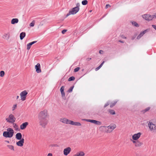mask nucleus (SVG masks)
<instances>
[{
	"mask_svg": "<svg viewBox=\"0 0 156 156\" xmlns=\"http://www.w3.org/2000/svg\"><path fill=\"white\" fill-rule=\"evenodd\" d=\"M14 134V130L12 128L9 127L7 129V131H4L3 133V136L6 138H11Z\"/></svg>",
	"mask_w": 156,
	"mask_h": 156,
	"instance_id": "nucleus-1",
	"label": "nucleus"
},
{
	"mask_svg": "<svg viewBox=\"0 0 156 156\" xmlns=\"http://www.w3.org/2000/svg\"><path fill=\"white\" fill-rule=\"evenodd\" d=\"M148 126L149 130L151 132H156V122L153 120H151L148 122Z\"/></svg>",
	"mask_w": 156,
	"mask_h": 156,
	"instance_id": "nucleus-2",
	"label": "nucleus"
},
{
	"mask_svg": "<svg viewBox=\"0 0 156 156\" xmlns=\"http://www.w3.org/2000/svg\"><path fill=\"white\" fill-rule=\"evenodd\" d=\"M48 111L44 110L40 112L38 115L39 119H49Z\"/></svg>",
	"mask_w": 156,
	"mask_h": 156,
	"instance_id": "nucleus-3",
	"label": "nucleus"
},
{
	"mask_svg": "<svg viewBox=\"0 0 156 156\" xmlns=\"http://www.w3.org/2000/svg\"><path fill=\"white\" fill-rule=\"evenodd\" d=\"M5 119L7 122L12 124L15 122L16 119L13 115L10 114L8 117L5 118Z\"/></svg>",
	"mask_w": 156,
	"mask_h": 156,
	"instance_id": "nucleus-4",
	"label": "nucleus"
},
{
	"mask_svg": "<svg viewBox=\"0 0 156 156\" xmlns=\"http://www.w3.org/2000/svg\"><path fill=\"white\" fill-rule=\"evenodd\" d=\"M40 125L42 127H44L47 124L49 119H39Z\"/></svg>",
	"mask_w": 156,
	"mask_h": 156,
	"instance_id": "nucleus-5",
	"label": "nucleus"
},
{
	"mask_svg": "<svg viewBox=\"0 0 156 156\" xmlns=\"http://www.w3.org/2000/svg\"><path fill=\"white\" fill-rule=\"evenodd\" d=\"M27 94L28 92L26 90H24L20 93V95L21 100L22 101H23L26 100Z\"/></svg>",
	"mask_w": 156,
	"mask_h": 156,
	"instance_id": "nucleus-6",
	"label": "nucleus"
},
{
	"mask_svg": "<svg viewBox=\"0 0 156 156\" xmlns=\"http://www.w3.org/2000/svg\"><path fill=\"white\" fill-rule=\"evenodd\" d=\"M142 133L140 132H138L133 135L132 136V140H137L140 137Z\"/></svg>",
	"mask_w": 156,
	"mask_h": 156,
	"instance_id": "nucleus-7",
	"label": "nucleus"
},
{
	"mask_svg": "<svg viewBox=\"0 0 156 156\" xmlns=\"http://www.w3.org/2000/svg\"><path fill=\"white\" fill-rule=\"evenodd\" d=\"M116 126L115 124L111 125L107 127V129L106 130L107 133H110L116 128Z\"/></svg>",
	"mask_w": 156,
	"mask_h": 156,
	"instance_id": "nucleus-8",
	"label": "nucleus"
},
{
	"mask_svg": "<svg viewBox=\"0 0 156 156\" xmlns=\"http://www.w3.org/2000/svg\"><path fill=\"white\" fill-rule=\"evenodd\" d=\"M142 17L145 20L148 21L151 20L154 18L153 15H151L150 14L144 15H142Z\"/></svg>",
	"mask_w": 156,
	"mask_h": 156,
	"instance_id": "nucleus-9",
	"label": "nucleus"
},
{
	"mask_svg": "<svg viewBox=\"0 0 156 156\" xmlns=\"http://www.w3.org/2000/svg\"><path fill=\"white\" fill-rule=\"evenodd\" d=\"M131 141L136 147H140L143 145V143L138 140L136 141L131 140Z\"/></svg>",
	"mask_w": 156,
	"mask_h": 156,
	"instance_id": "nucleus-10",
	"label": "nucleus"
},
{
	"mask_svg": "<svg viewBox=\"0 0 156 156\" xmlns=\"http://www.w3.org/2000/svg\"><path fill=\"white\" fill-rule=\"evenodd\" d=\"M80 8L78 6H76L70 10L72 15L76 14L79 10Z\"/></svg>",
	"mask_w": 156,
	"mask_h": 156,
	"instance_id": "nucleus-11",
	"label": "nucleus"
},
{
	"mask_svg": "<svg viewBox=\"0 0 156 156\" xmlns=\"http://www.w3.org/2000/svg\"><path fill=\"white\" fill-rule=\"evenodd\" d=\"M71 148L69 147L65 148L63 150V154L65 156L67 155L70 152Z\"/></svg>",
	"mask_w": 156,
	"mask_h": 156,
	"instance_id": "nucleus-12",
	"label": "nucleus"
},
{
	"mask_svg": "<svg viewBox=\"0 0 156 156\" xmlns=\"http://www.w3.org/2000/svg\"><path fill=\"white\" fill-rule=\"evenodd\" d=\"M20 140L16 142V145L19 147H22L23 146L24 143V139L22 138Z\"/></svg>",
	"mask_w": 156,
	"mask_h": 156,
	"instance_id": "nucleus-13",
	"label": "nucleus"
},
{
	"mask_svg": "<svg viewBox=\"0 0 156 156\" xmlns=\"http://www.w3.org/2000/svg\"><path fill=\"white\" fill-rule=\"evenodd\" d=\"M2 38L5 40H8L10 37V34L9 33H5L2 36Z\"/></svg>",
	"mask_w": 156,
	"mask_h": 156,
	"instance_id": "nucleus-14",
	"label": "nucleus"
},
{
	"mask_svg": "<svg viewBox=\"0 0 156 156\" xmlns=\"http://www.w3.org/2000/svg\"><path fill=\"white\" fill-rule=\"evenodd\" d=\"M35 69L37 73H39L41 72V66L39 63H38L35 66Z\"/></svg>",
	"mask_w": 156,
	"mask_h": 156,
	"instance_id": "nucleus-15",
	"label": "nucleus"
},
{
	"mask_svg": "<svg viewBox=\"0 0 156 156\" xmlns=\"http://www.w3.org/2000/svg\"><path fill=\"white\" fill-rule=\"evenodd\" d=\"M88 122H90L93 123L94 124L99 125H101V122L94 120L89 119L88 120Z\"/></svg>",
	"mask_w": 156,
	"mask_h": 156,
	"instance_id": "nucleus-16",
	"label": "nucleus"
},
{
	"mask_svg": "<svg viewBox=\"0 0 156 156\" xmlns=\"http://www.w3.org/2000/svg\"><path fill=\"white\" fill-rule=\"evenodd\" d=\"M28 125V123L27 122H26L22 123L20 125V129L21 130L25 129Z\"/></svg>",
	"mask_w": 156,
	"mask_h": 156,
	"instance_id": "nucleus-17",
	"label": "nucleus"
},
{
	"mask_svg": "<svg viewBox=\"0 0 156 156\" xmlns=\"http://www.w3.org/2000/svg\"><path fill=\"white\" fill-rule=\"evenodd\" d=\"M37 42V41H34L28 44L27 45V50H29L30 49L31 45Z\"/></svg>",
	"mask_w": 156,
	"mask_h": 156,
	"instance_id": "nucleus-18",
	"label": "nucleus"
},
{
	"mask_svg": "<svg viewBox=\"0 0 156 156\" xmlns=\"http://www.w3.org/2000/svg\"><path fill=\"white\" fill-rule=\"evenodd\" d=\"M69 120V119L66 118H62L60 119V121L63 123L68 124V123Z\"/></svg>",
	"mask_w": 156,
	"mask_h": 156,
	"instance_id": "nucleus-19",
	"label": "nucleus"
},
{
	"mask_svg": "<svg viewBox=\"0 0 156 156\" xmlns=\"http://www.w3.org/2000/svg\"><path fill=\"white\" fill-rule=\"evenodd\" d=\"M22 135L21 133H18L16 135V138L17 140H20L22 139Z\"/></svg>",
	"mask_w": 156,
	"mask_h": 156,
	"instance_id": "nucleus-20",
	"label": "nucleus"
},
{
	"mask_svg": "<svg viewBox=\"0 0 156 156\" xmlns=\"http://www.w3.org/2000/svg\"><path fill=\"white\" fill-rule=\"evenodd\" d=\"M85 154L83 151H79L74 154L73 156H84Z\"/></svg>",
	"mask_w": 156,
	"mask_h": 156,
	"instance_id": "nucleus-21",
	"label": "nucleus"
},
{
	"mask_svg": "<svg viewBox=\"0 0 156 156\" xmlns=\"http://www.w3.org/2000/svg\"><path fill=\"white\" fill-rule=\"evenodd\" d=\"M64 87L63 86H62L60 89L61 93L62 96V98L64 97L65 94L64 92Z\"/></svg>",
	"mask_w": 156,
	"mask_h": 156,
	"instance_id": "nucleus-22",
	"label": "nucleus"
},
{
	"mask_svg": "<svg viewBox=\"0 0 156 156\" xmlns=\"http://www.w3.org/2000/svg\"><path fill=\"white\" fill-rule=\"evenodd\" d=\"M19 22V20L17 18H14L12 20L11 23L12 24H14L15 23H17Z\"/></svg>",
	"mask_w": 156,
	"mask_h": 156,
	"instance_id": "nucleus-23",
	"label": "nucleus"
},
{
	"mask_svg": "<svg viewBox=\"0 0 156 156\" xmlns=\"http://www.w3.org/2000/svg\"><path fill=\"white\" fill-rule=\"evenodd\" d=\"M147 31V30H146L141 33L137 37V39H139Z\"/></svg>",
	"mask_w": 156,
	"mask_h": 156,
	"instance_id": "nucleus-24",
	"label": "nucleus"
},
{
	"mask_svg": "<svg viewBox=\"0 0 156 156\" xmlns=\"http://www.w3.org/2000/svg\"><path fill=\"white\" fill-rule=\"evenodd\" d=\"M26 35V33L25 32H22L20 34V38L21 40H22L24 37Z\"/></svg>",
	"mask_w": 156,
	"mask_h": 156,
	"instance_id": "nucleus-25",
	"label": "nucleus"
},
{
	"mask_svg": "<svg viewBox=\"0 0 156 156\" xmlns=\"http://www.w3.org/2000/svg\"><path fill=\"white\" fill-rule=\"evenodd\" d=\"M7 147L10 150L13 151H15L13 146L12 145H7Z\"/></svg>",
	"mask_w": 156,
	"mask_h": 156,
	"instance_id": "nucleus-26",
	"label": "nucleus"
},
{
	"mask_svg": "<svg viewBox=\"0 0 156 156\" xmlns=\"http://www.w3.org/2000/svg\"><path fill=\"white\" fill-rule=\"evenodd\" d=\"M13 124V127L14 128L15 130H18L19 129V127L18 125L16 123H12Z\"/></svg>",
	"mask_w": 156,
	"mask_h": 156,
	"instance_id": "nucleus-27",
	"label": "nucleus"
},
{
	"mask_svg": "<svg viewBox=\"0 0 156 156\" xmlns=\"http://www.w3.org/2000/svg\"><path fill=\"white\" fill-rule=\"evenodd\" d=\"M17 104H15L13 105L12 107V111L14 110L15 109H16L17 108Z\"/></svg>",
	"mask_w": 156,
	"mask_h": 156,
	"instance_id": "nucleus-28",
	"label": "nucleus"
},
{
	"mask_svg": "<svg viewBox=\"0 0 156 156\" xmlns=\"http://www.w3.org/2000/svg\"><path fill=\"white\" fill-rule=\"evenodd\" d=\"M88 2L87 0H84L82 1V4L83 5H85L87 4Z\"/></svg>",
	"mask_w": 156,
	"mask_h": 156,
	"instance_id": "nucleus-29",
	"label": "nucleus"
},
{
	"mask_svg": "<svg viewBox=\"0 0 156 156\" xmlns=\"http://www.w3.org/2000/svg\"><path fill=\"white\" fill-rule=\"evenodd\" d=\"M5 75V72L3 71H1L0 72V76L3 77Z\"/></svg>",
	"mask_w": 156,
	"mask_h": 156,
	"instance_id": "nucleus-30",
	"label": "nucleus"
},
{
	"mask_svg": "<svg viewBox=\"0 0 156 156\" xmlns=\"http://www.w3.org/2000/svg\"><path fill=\"white\" fill-rule=\"evenodd\" d=\"M109 112L112 115H115V111L113 110H110Z\"/></svg>",
	"mask_w": 156,
	"mask_h": 156,
	"instance_id": "nucleus-31",
	"label": "nucleus"
},
{
	"mask_svg": "<svg viewBox=\"0 0 156 156\" xmlns=\"http://www.w3.org/2000/svg\"><path fill=\"white\" fill-rule=\"evenodd\" d=\"M75 122L70 120H69L68 123V124H71L73 125H74Z\"/></svg>",
	"mask_w": 156,
	"mask_h": 156,
	"instance_id": "nucleus-32",
	"label": "nucleus"
},
{
	"mask_svg": "<svg viewBox=\"0 0 156 156\" xmlns=\"http://www.w3.org/2000/svg\"><path fill=\"white\" fill-rule=\"evenodd\" d=\"M50 147H58V145L56 144H51L50 145Z\"/></svg>",
	"mask_w": 156,
	"mask_h": 156,
	"instance_id": "nucleus-33",
	"label": "nucleus"
},
{
	"mask_svg": "<svg viewBox=\"0 0 156 156\" xmlns=\"http://www.w3.org/2000/svg\"><path fill=\"white\" fill-rule=\"evenodd\" d=\"M75 78L74 76H71V77H70L69 78L68 80L69 81L74 80H75Z\"/></svg>",
	"mask_w": 156,
	"mask_h": 156,
	"instance_id": "nucleus-34",
	"label": "nucleus"
},
{
	"mask_svg": "<svg viewBox=\"0 0 156 156\" xmlns=\"http://www.w3.org/2000/svg\"><path fill=\"white\" fill-rule=\"evenodd\" d=\"M35 21H33L30 24V26L31 27H33L34 26L35 24Z\"/></svg>",
	"mask_w": 156,
	"mask_h": 156,
	"instance_id": "nucleus-35",
	"label": "nucleus"
},
{
	"mask_svg": "<svg viewBox=\"0 0 156 156\" xmlns=\"http://www.w3.org/2000/svg\"><path fill=\"white\" fill-rule=\"evenodd\" d=\"M116 101H114V102L110 104V107H113L116 104Z\"/></svg>",
	"mask_w": 156,
	"mask_h": 156,
	"instance_id": "nucleus-36",
	"label": "nucleus"
},
{
	"mask_svg": "<svg viewBox=\"0 0 156 156\" xmlns=\"http://www.w3.org/2000/svg\"><path fill=\"white\" fill-rule=\"evenodd\" d=\"M150 109V107H148L147 108H146V109H145L144 110H143V112H144H144H145L148 111Z\"/></svg>",
	"mask_w": 156,
	"mask_h": 156,
	"instance_id": "nucleus-37",
	"label": "nucleus"
},
{
	"mask_svg": "<svg viewBox=\"0 0 156 156\" xmlns=\"http://www.w3.org/2000/svg\"><path fill=\"white\" fill-rule=\"evenodd\" d=\"M132 24L133 25H134L136 27H138L139 26L138 24L135 22H132Z\"/></svg>",
	"mask_w": 156,
	"mask_h": 156,
	"instance_id": "nucleus-38",
	"label": "nucleus"
},
{
	"mask_svg": "<svg viewBox=\"0 0 156 156\" xmlns=\"http://www.w3.org/2000/svg\"><path fill=\"white\" fill-rule=\"evenodd\" d=\"M74 125L80 126H81V124L79 122H75Z\"/></svg>",
	"mask_w": 156,
	"mask_h": 156,
	"instance_id": "nucleus-39",
	"label": "nucleus"
},
{
	"mask_svg": "<svg viewBox=\"0 0 156 156\" xmlns=\"http://www.w3.org/2000/svg\"><path fill=\"white\" fill-rule=\"evenodd\" d=\"M80 69V67H78L75 68L74 69V72H78Z\"/></svg>",
	"mask_w": 156,
	"mask_h": 156,
	"instance_id": "nucleus-40",
	"label": "nucleus"
},
{
	"mask_svg": "<svg viewBox=\"0 0 156 156\" xmlns=\"http://www.w3.org/2000/svg\"><path fill=\"white\" fill-rule=\"evenodd\" d=\"M73 87H74L73 86H72V87H70V88L69 89V90H68V91L69 92H72L73 90Z\"/></svg>",
	"mask_w": 156,
	"mask_h": 156,
	"instance_id": "nucleus-41",
	"label": "nucleus"
},
{
	"mask_svg": "<svg viewBox=\"0 0 156 156\" xmlns=\"http://www.w3.org/2000/svg\"><path fill=\"white\" fill-rule=\"evenodd\" d=\"M67 31V30H63L62 31V33L64 34L66 31Z\"/></svg>",
	"mask_w": 156,
	"mask_h": 156,
	"instance_id": "nucleus-42",
	"label": "nucleus"
},
{
	"mask_svg": "<svg viewBox=\"0 0 156 156\" xmlns=\"http://www.w3.org/2000/svg\"><path fill=\"white\" fill-rule=\"evenodd\" d=\"M72 15V14L71 13V12H70V11H69V12L66 15V17H67L68 16H69V15Z\"/></svg>",
	"mask_w": 156,
	"mask_h": 156,
	"instance_id": "nucleus-43",
	"label": "nucleus"
},
{
	"mask_svg": "<svg viewBox=\"0 0 156 156\" xmlns=\"http://www.w3.org/2000/svg\"><path fill=\"white\" fill-rule=\"evenodd\" d=\"M111 6L109 4H107L105 6V8L106 9H107L108 7H110Z\"/></svg>",
	"mask_w": 156,
	"mask_h": 156,
	"instance_id": "nucleus-44",
	"label": "nucleus"
},
{
	"mask_svg": "<svg viewBox=\"0 0 156 156\" xmlns=\"http://www.w3.org/2000/svg\"><path fill=\"white\" fill-rule=\"evenodd\" d=\"M101 68V67L100 66H99L98 67L96 68V69H95V70L96 71H98V69H99L100 68Z\"/></svg>",
	"mask_w": 156,
	"mask_h": 156,
	"instance_id": "nucleus-45",
	"label": "nucleus"
},
{
	"mask_svg": "<svg viewBox=\"0 0 156 156\" xmlns=\"http://www.w3.org/2000/svg\"><path fill=\"white\" fill-rule=\"evenodd\" d=\"M152 26L156 30V25H152Z\"/></svg>",
	"mask_w": 156,
	"mask_h": 156,
	"instance_id": "nucleus-46",
	"label": "nucleus"
},
{
	"mask_svg": "<svg viewBox=\"0 0 156 156\" xmlns=\"http://www.w3.org/2000/svg\"><path fill=\"white\" fill-rule=\"evenodd\" d=\"M99 52L100 54H102L103 53V51L102 50H100Z\"/></svg>",
	"mask_w": 156,
	"mask_h": 156,
	"instance_id": "nucleus-47",
	"label": "nucleus"
},
{
	"mask_svg": "<svg viewBox=\"0 0 156 156\" xmlns=\"http://www.w3.org/2000/svg\"><path fill=\"white\" fill-rule=\"evenodd\" d=\"M91 59V58H87L86 60L87 61H89Z\"/></svg>",
	"mask_w": 156,
	"mask_h": 156,
	"instance_id": "nucleus-48",
	"label": "nucleus"
},
{
	"mask_svg": "<svg viewBox=\"0 0 156 156\" xmlns=\"http://www.w3.org/2000/svg\"><path fill=\"white\" fill-rule=\"evenodd\" d=\"M47 156H53L52 154L51 153H48Z\"/></svg>",
	"mask_w": 156,
	"mask_h": 156,
	"instance_id": "nucleus-49",
	"label": "nucleus"
},
{
	"mask_svg": "<svg viewBox=\"0 0 156 156\" xmlns=\"http://www.w3.org/2000/svg\"><path fill=\"white\" fill-rule=\"evenodd\" d=\"M121 37L122 38H124V39H126V37H125L123 35H121Z\"/></svg>",
	"mask_w": 156,
	"mask_h": 156,
	"instance_id": "nucleus-50",
	"label": "nucleus"
},
{
	"mask_svg": "<svg viewBox=\"0 0 156 156\" xmlns=\"http://www.w3.org/2000/svg\"><path fill=\"white\" fill-rule=\"evenodd\" d=\"M104 63V62L103 61L101 64L99 66L100 67H101L102 66H103V64Z\"/></svg>",
	"mask_w": 156,
	"mask_h": 156,
	"instance_id": "nucleus-51",
	"label": "nucleus"
},
{
	"mask_svg": "<svg viewBox=\"0 0 156 156\" xmlns=\"http://www.w3.org/2000/svg\"><path fill=\"white\" fill-rule=\"evenodd\" d=\"M109 105V104L108 103H107L106 104H105L104 105V107H106L108 105Z\"/></svg>",
	"mask_w": 156,
	"mask_h": 156,
	"instance_id": "nucleus-52",
	"label": "nucleus"
},
{
	"mask_svg": "<svg viewBox=\"0 0 156 156\" xmlns=\"http://www.w3.org/2000/svg\"><path fill=\"white\" fill-rule=\"evenodd\" d=\"M76 6H78V7H79V6H80V4L79 3H78L77 4H76Z\"/></svg>",
	"mask_w": 156,
	"mask_h": 156,
	"instance_id": "nucleus-53",
	"label": "nucleus"
},
{
	"mask_svg": "<svg viewBox=\"0 0 156 156\" xmlns=\"http://www.w3.org/2000/svg\"><path fill=\"white\" fill-rule=\"evenodd\" d=\"M19 98V96H16V99H18Z\"/></svg>",
	"mask_w": 156,
	"mask_h": 156,
	"instance_id": "nucleus-54",
	"label": "nucleus"
},
{
	"mask_svg": "<svg viewBox=\"0 0 156 156\" xmlns=\"http://www.w3.org/2000/svg\"><path fill=\"white\" fill-rule=\"evenodd\" d=\"M5 142H7L8 143H9V141H7V140L5 141Z\"/></svg>",
	"mask_w": 156,
	"mask_h": 156,
	"instance_id": "nucleus-55",
	"label": "nucleus"
},
{
	"mask_svg": "<svg viewBox=\"0 0 156 156\" xmlns=\"http://www.w3.org/2000/svg\"><path fill=\"white\" fill-rule=\"evenodd\" d=\"M153 16H154V18H156V15H153Z\"/></svg>",
	"mask_w": 156,
	"mask_h": 156,
	"instance_id": "nucleus-56",
	"label": "nucleus"
},
{
	"mask_svg": "<svg viewBox=\"0 0 156 156\" xmlns=\"http://www.w3.org/2000/svg\"><path fill=\"white\" fill-rule=\"evenodd\" d=\"M119 41V42H122V43H123V42H122V41Z\"/></svg>",
	"mask_w": 156,
	"mask_h": 156,
	"instance_id": "nucleus-57",
	"label": "nucleus"
},
{
	"mask_svg": "<svg viewBox=\"0 0 156 156\" xmlns=\"http://www.w3.org/2000/svg\"><path fill=\"white\" fill-rule=\"evenodd\" d=\"M92 12V10H90V12Z\"/></svg>",
	"mask_w": 156,
	"mask_h": 156,
	"instance_id": "nucleus-58",
	"label": "nucleus"
}]
</instances>
